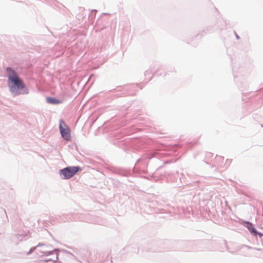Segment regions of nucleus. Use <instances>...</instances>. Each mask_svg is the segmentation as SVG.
I'll use <instances>...</instances> for the list:
<instances>
[{"instance_id":"f257e3e1","label":"nucleus","mask_w":263,"mask_h":263,"mask_svg":"<svg viewBox=\"0 0 263 263\" xmlns=\"http://www.w3.org/2000/svg\"><path fill=\"white\" fill-rule=\"evenodd\" d=\"M7 77V85L9 91L14 96L28 95L29 90L17 72L12 67L6 69Z\"/></svg>"},{"instance_id":"f03ea898","label":"nucleus","mask_w":263,"mask_h":263,"mask_svg":"<svg viewBox=\"0 0 263 263\" xmlns=\"http://www.w3.org/2000/svg\"><path fill=\"white\" fill-rule=\"evenodd\" d=\"M72 220H85L87 222L97 223L98 221L96 219V218L92 217L89 215H85L83 214L79 213H68L63 214L62 215L59 216L58 220L59 222L63 221H70Z\"/></svg>"},{"instance_id":"7ed1b4c3","label":"nucleus","mask_w":263,"mask_h":263,"mask_svg":"<svg viewBox=\"0 0 263 263\" xmlns=\"http://www.w3.org/2000/svg\"><path fill=\"white\" fill-rule=\"evenodd\" d=\"M155 159L157 162H160V154L156 151H150L142 155L137 159L135 166L138 167H144L148 165L149 161Z\"/></svg>"},{"instance_id":"20e7f679","label":"nucleus","mask_w":263,"mask_h":263,"mask_svg":"<svg viewBox=\"0 0 263 263\" xmlns=\"http://www.w3.org/2000/svg\"><path fill=\"white\" fill-rule=\"evenodd\" d=\"M82 168L79 166H70L59 170V174L62 179L67 180L72 178Z\"/></svg>"},{"instance_id":"39448f33","label":"nucleus","mask_w":263,"mask_h":263,"mask_svg":"<svg viewBox=\"0 0 263 263\" xmlns=\"http://www.w3.org/2000/svg\"><path fill=\"white\" fill-rule=\"evenodd\" d=\"M138 84H132L130 85H125L123 86H119L112 90V92L117 95H132L134 93L129 92L130 90H136V88L138 87Z\"/></svg>"},{"instance_id":"423d86ee","label":"nucleus","mask_w":263,"mask_h":263,"mask_svg":"<svg viewBox=\"0 0 263 263\" xmlns=\"http://www.w3.org/2000/svg\"><path fill=\"white\" fill-rule=\"evenodd\" d=\"M59 130L61 137L64 140L69 141L71 139V132L70 128L62 119L60 121Z\"/></svg>"},{"instance_id":"0eeeda50","label":"nucleus","mask_w":263,"mask_h":263,"mask_svg":"<svg viewBox=\"0 0 263 263\" xmlns=\"http://www.w3.org/2000/svg\"><path fill=\"white\" fill-rule=\"evenodd\" d=\"M238 223L248 230H257V228L263 230V227L255 226V223L242 219H238Z\"/></svg>"},{"instance_id":"6e6552de","label":"nucleus","mask_w":263,"mask_h":263,"mask_svg":"<svg viewBox=\"0 0 263 263\" xmlns=\"http://www.w3.org/2000/svg\"><path fill=\"white\" fill-rule=\"evenodd\" d=\"M223 160L224 157L217 155L215 158V160H214V163L215 164L217 167H220L226 170L230 165L231 160L227 159L226 163L223 164Z\"/></svg>"},{"instance_id":"1a4fd4ad","label":"nucleus","mask_w":263,"mask_h":263,"mask_svg":"<svg viewBox=\"0 0 263 263\" xmlns=\"http://www.w3.org/2000/svg\"><path fill=\"white\" fill-rule=\"evenodd\" d=\"M46 100L48 103L53 105L59 104L63 102L62 100L52 97H47Z\"/></svg>"},{"instance_id":"9d476101","label":"nucleus","mask_w":263,"mask_h":263,"mask_svg":"<svg viewBox=\"0 0 263 263\" xmlns=\"http://www.w3.org/2000/svg\"><path fill=\"white\" fill-rule=\"evenodd\" d=\"M112 172L123 176H128L129 174L128 171L121 168H114Z\"/></svg>"},{"instance_id":"9b49d317","label":"nucleus","mask_w":263,"mask_h":263,"mask_svg":"<svg viewBox=\"0 0 263 263\" xmlns=\"http://www.w3.org/2000/svg\"><path fill=\"white\" fill-rule=\"evenodd\" d=\"M241 71V68L239 71L237 70V67H233V73L234 77V79L235 81H237L236 78L239 77V73H240Z\"/></svg>"},{"instance_id":"f8f14e48","label":"nucleus","mask_w":263,"mask_h":263,"mask_svg":"<svg viewBox=\"0 0 263 263\" xmlns=\"http://www.w3.org/2000/svg\"><path fill=\"white\" fill-rule=\"evenodd\" d=\"M156 72H157V70L154 69L153 67H152L151 66L148 69L146 70L144 72V76H150L152 74H154V73H156Z\"/></svg>"},{"instance_id":"ddd939ff","label":"nucleus","mask_w":263,"mask_h":263,"mask_svg":"<svg viewBox=\"0 0 263 263\" xmlns=\"http://www.w3.org/2000/svg\"><path fill=\"white\" fill-rule=\"evenodd\" d=\"M221 22L222 23L224 24V25H221V26L219 27L220 29H223L226 28V23L225 21H224V20H222Z\"/></svg>"},{"instance_id":"4468645a","label":"nucleus","mask_w":263,"mask_h":263,"mask_svg":"<svg viewBox=\"0 0 263 263\" xmlns=\"http://www.w3.org/2000/svg\"><path fill=\"white\" fill-rule=\"evenodd\" d=\"M251 233L253 235H256L257 234H258L260 236H261L262 235L260 234V233H257V231H251Z\"/></svg>"},{"instance_id":"2eb2a0df","label":"nucleus","mask_w":263,"mask_h":263,"mask_svg":"<svg viewBox=\"0 0 263 263\" xmlns=\"http://www.w3.org/2000/svg\"><path fill=\"white\" fill-rule=\"evenodd\" d=\"M235 37L237 40H239L240 39L239 36L236 33L235 31H234Z\"/></svg>"},{"instance_id":"dca6fc26","label":"nucleus","mask_w":263,"mask_h":263,"mask_svg":"<svg viewBox=\"0 0 263 263\" xmlns=\"http://www.w3.org/2000/svg\"><path fill=\"white\" fill-rule=\"evenodd\" d=\"M91 12H97V10L95 9H93L91 10Z\"/></svg>"}]
</instances>
